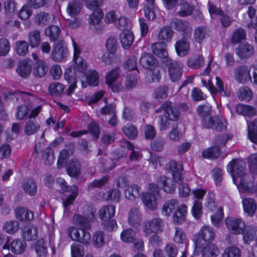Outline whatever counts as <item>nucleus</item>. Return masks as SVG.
<instances>
[{"instance_id": "nucleus-1", "label": "nucleus", "mask_w": 257, "mask_h": 257, "mask_svg": "<svg viewBox=\"0 0 257 257\" xmlns=\"http://www.w3.org/2000/svg\"><path fill=\"white\" fill-rule=\"evenodd\" d=\"M227 170L231 174L234 183L240 191L254 192L248 182L251 176L246 173L245 164L243 161L237 159H233L227 166Z\"/></svg>"}, {"instance_id": "nucleus-2", "label": "nucleus", "mask_w": 257, "mask_h": 257, "mask_svg": "<svg viewBox=\"0 0 257 257\" xmlns=\"http://www.w3.org/2000/svg\"><path fill=\"white\" fill-rule=\"evenodd\" d=\"M163 112V114L158 116V125L161 131L169 129L172 124L179 120L180 112L179 108L170 101L163 103L159 108L156 110L157 113Z\"/></svg>"}, {"instance_id": "nucleus-3", "label": "nucleus", "mask_w": 257, "mask_h": 257, "mask_svg": "<svg viewBox=\"0 0 257 257\" xmlns=\"http://www.w3.org/2000/svg\"><path fill=\"white\" fill-rule=\"evenodd\" d=\"M57 183L61 187L63 192L62 196L63 205L65 208L72 204L78 195V188L76 185L67 186L66 182L63 179L59 178L57 180Z\"/></svg>"}, {"instance_id": "nucleus-4", "label": "nucleus", "mask_w": 257, "mask_h": 257, "mask_svg": "<svg viewBox=\"0 0 257 257\" xmlns=\"http://www.w3.org/2000/svg\"><path fill=\"white\" fill-rule=\"evenodd\" d=\"M164 222L158 217L144 221L142 224L141 229L143 234L148 237L152 233H159L163 231Z\"/></svg>"}, {"instance_id": "nucleus-5", "label": "nucleus", "mask_w": 257, "mask_h": 257, "mask_svg": "<svg viewBox=\"0 0 257 257\" xmlns=\"http://www.w3.org/2000/svg\"><path fill=\"white\" fill-rule=\"evenodd\" d=\"M215 236L213 229L209 226L204 225L201 227L195 239L196 248H200L205 246L207 242L214 240Z\"/></svg>"}, {"instance_id": "nucleus-6", "label": "nucleus", "mask_w": 257, "mask_h": 257, "mask_svg": "<svg viewBox=\"0 0 257 257\" xmlns=\"http://www.w3.org/2000/svg\"><path fill=\"white\" fill-rule=\"evenodd\" d=\"M164 62L168 68L170 80L173 82L178 81L183 75V64L171 58L167 59Z\"/></svg>"}, {"instance_id": "nucleus-7", "label": "nucleus", "mask_w": 257, "mask_h": 257, "mask_svg": "<svg viewBox=\"0 0 257 257\" xmlns=\"http://www.w3.org/2000/svg\"><path fill=\"white\" fill-rule=\"evenodd\" d=\"M33 155L36 158L38 153H42V158L46 165H50L54 160V156L51 149L45 141L36 144Z\"/></svg>"}, {"instance_id": "nucleus-8", "label": "nucleus", "mask_w": 257, "mask_h": 257, "mask_svg": "<svg viewBox=\"0 0 257 257\" xmlns=\"http://www.w3.org/2000/svg\"><path fill=\"white\" fill-rule=\"evenodd\" d=\"M69 52L64 42L58 41L52 47L50 58L56 62H60L65 60L68 57Z\"/></svg>"}, {"instance_id": "nucleus-9", "label": "nucleus", "mask_w": 257, "mask_h": 257, "mask_svg": "<svg viewBox=\"0 0 257 257\" xmlns=\"http://www.w3.org/2000/svg\"><path fill=\"white\" fill-rule=\"evenodd\" d=\"M88 209L89 213H87V217L79 214L75 215L74 216V223L77 226H79L80 229H89L91 227L90 221L94 218L96 209L92 207H89Z\"/></svg>"}, {"instance_id": "nucleus-10", "label": "nucleus", "mask_w": 257, "mask_h": 257, "mask_svg": "<svg viewBox=\"0 0 257 257\" xmlns=\"http://www.w3.org/2000/svg\"><path fill=\"white\" fill-rule=\"evenodd\" d=\"M227 228L232 234H240L245 227V222L241 218L227 217L225 220Z\"/></svg>"}, {"instance_id": "nucleus-11", "label": "nucleus", "mask_w": 257, "mask_h": 257, "mask_svg": "<svg viewBox=\"0 0 257 257\" xmlns=\"http://www.w3.org/2000/svg\"><path fill=\"white\" fill-rule=\"evenodd\" d=\"M234 77L237 82L242 84L251 81L250 70L245 65L239 66L234 69Z\"/></svg>"}, {"instance_id": "nucleus-12", "label": "nucleus", "mask_w": 257, "mask_h": 257, "mask_svg": "<svg viewBox=\"0 0 257 257\" xmlns=\"http://www.w3.org/2000/svg\"><path fill=\"white\" fill-rule=\"evenodd\" d=\"M130 8H136L139 4V0H126ZM148 6L144 9L145 17L149 20H154L155 14L154 11L153 5L154 0H146Z\"/></svg>"}, {"instance_id": "nucleus-13", "label": "nucleus", "mask_w": 257, "mask_h": 257, "mask_svg": "<svg viewBox=\"0 0 257 257\" xmlns=\"http://www.w3.org/2000/svg\"><path fill=\"white\" fill-rule=\"evenodd\" d=\"M168 170L172 173L173 179L177 181H181L183 179L182 171L183 165L180 162L171 161L168 164Z\"/></svg>"}, {"instance_id": "nucleus-14", "label": "nucleus", "mask_w": 257, "mask_h": 257, "mask_svg": "<svg viewBox=\"0 0 257 257\" xmlns=\"http://www.w3.org/2000/svg\"><path fill=\"white\" fill-rule=\"evenodd\" d=\"M157 183L159 185L160 188L166 193H172L175 191L176 184L171 178L167 177L165 176H161L158 178Z\"/></svg>"}, {"instance_id": "nucleus-15", "label": "nucleus", "mask_w": 257, "mask_h": 257, "mask_svg": "<svg viewBox=\"0 0 257 257\" xmlns=\"http://www.w3.org/2000/svg\"><path fill=\"white\" fill-rule=\"evenodd\" d=\"M73 47L74 50V60L76 65L77 70L81 72H84L87 67V65L84 60L80 56V50L76 42L72 39Z\"/></svg>"}, {"instance_id": "nucleus-16", "label": "nucleus", "mask_w": 257, "mask_h": 257, "mask_svg": "<svg viewBox=\"0 0 257 257\" xmlns=\"http://www.w3.org/2000/svg\"><path fill=\"white\" fill-rule=\"evenodd\" d=\"M216 86L215 88L213 85L211 80H208L209 90L212 94H217V93H223L224 95L227 97L230 95V92L227 88L224 89L223 82L222 80L218 77H216Z\"/></svg>"}, {"instance_id": "nucleus-17", "label": "nucleus", "mask_w": 257, "mask_h": 257, "mask_svg": "<svg viewBox=\"0 0 257 257\" xmlns=\"http://www.w3.org/2000/svg\"><path fill=\"white\" fill-rule=\"evenodd\" d=\"M26 247V243L24 241L20 239L14 240L9 244L4 245L3 248L11 249V250L15 254H21L24 252Z\"/></svg>"}, {"instance_id": "nucleus-18", "label": "nucleus", "mask_w": 257, "mask_h": 257, "mask_svg": "<svg viewBox=\"0 0 257 257\" xmlns=\"http://www.w3.org/2000/svg\"><path fill=\"white\" fill-rule=\"evenodd\" d=\"M235 53L241 59H247L254 54V49L247 43L241 44L236 48Z\"/></svg>"}, {"instance_id": "nucleus-19", "label": "nucleus", "mask_w": 257, "mask_h": 257, "mask_svg": "<svg viewBox=\"0 0 257 257\" xmlns=\"http://www.w3.org/2000/svg\"><path fill=\"white\" fill-rule=\"evenodd\" d=\"M175 49L180 57H184L188 54L190 50V42L186 38H183L176 42Z\"/></svg>"}, {"instance_id": "nucleus-20", "label": "nucleus", "mask_w": 257, "mask_h": 257, "mask_svg": "<svg viewBox=\"0 0 257 257\" xmlns=\"http://www.w3.org/2000/svg\"><path fill=\"white\" fill-rule=\"evenodd\" d=\"M151 49L154 54L158 57L165 59V60L168 59V52L167 50V45L163 42H159L152 45Z\"/></svg>"}, {"instance_id": "nucleus-21", "label": "nucleus", "mask_w": 257, "mask_h": 257, "mask_svg": "<svg viewBox=\"0 0 257 257\" xmlns=\"http://www.w3.org/2000/svg\"><path fill=\"white\" fill-rule=\"evenodd\" d=\"M158 197L151 193H145L143 194L142 200L144 205L148 209L154 210L158 206L157 201Z\"/></svg>"}, {"instance_id": "nucleus-22", "label": "nucleus", "mask_w": 257, "mask_h": 257, "mask_svg": "<svg viewBox=\"0 0 257 257\" xmlns=\"http://www.w3.org/2000/svg\"><path fill=\"white\" fill-rule=\"evenodd\" d=\"M40 128V124L37 118L28 119L25 124L24 132L31 136L37 133Z\"/></svg>"}, {"instance_id": "nucleus-23", "label": "nucleus", "mask_w": 257, "mask_h": 257, "mask_svg": "<svg viewBox=\"0 0 257 257\" xmlns=\"http://www.w3.org/2000/svg\"><path fill=\"white\" fill-rule=\"evenodd\" d=\"M15 214L16 218L22 221H30L33 219V212L28 209L19 207L15 209Z\"/></svg>"}, {"instance_id": "nucleus-24", "label": "nucleus", "mask_w": 257, "mask_h": 257, "mask_svg": "<svg viewBox=\"0 0 257 257\" xmlns=\"http://www.w3.org/2000/svg\"><path fill=\"white\" fill-rule=\"evenodd\" d=\"M48 68L45 62L38 60L35 62L33 68V74L37 77L41 78L45 75Z\"/></svg>"}, {"instance_id": "nucleus-25", "label": "nucleus", "mask_w": 257, "mask_h": 257, "mask_svg": "<svg viewBox=\"0 0 257 257\" xmlns=\"http://www.w3.org/2000/svg\"><path fill=\"white\" fill-rule=\"evenodd\" d=\"M241 234L244 242L246 243L254 240H257V227L247 226L244 228Z\"/></svg>"}, {"instance_id": "nucleus-26", "label": "nucleus", "mask_w": 257, "mask_h": 257, "mask_svg": "<svg viewBox=\"0 0 257 257\" xmlns=\"http://www.w3.org/2000/svg\"><path fill=\"white\" fill-rule=\"evenodd\" d=\"M171 26L178 31L189 32L191 31L190 25L187 21L174 18L171 22Z\"/></svg>"}, {"instance_id": "nucleus-27", "label": "nucleus", "mask_w": 257, "mask_h": 257, "mask_svg": "<svg viewBox=\"0 0 257 257\" xmlns=\"http://www.w3.org/2000/svg\"><path fill=\"white\" fill-rule=\"evenodd\" d=\"M120 145L122 148L132 151L129 157L131 161H138L142 158L141 154L138 151H135L134 146L128 141L122 140L120 141Z\"/></svg>"}, {"instance_id": "nucleus-28", "label": "nucleus", "mask_w": 257, "mask_h": 257, "mask_svg": "<svg viewBox=\"0 0 257 257\" xmlns=\"http://www.w3.org/2000/svg\"><path fill=\"white\" fill-rule=\"evenodd\" d=\"M187 64L191 68L199 69L204 65V58L200 54H194L189 58Z\"/></svg>"}, {"instance_id": "nucleus-29", "label": "nucleus", "mask_w": 257, "mask_h": 257, "mask_svg": "<svg viewBox=\"0 0 257 257\" xmlns=\"http://www.w3.org/2000/svg\"><path fill=\"white\" fill-rule=\"evenodd\" d=\"M115 214V207L113 205H106L102 207L99 211V218L103 221H107Z\"/></svg>"}, {"instance_id": "nucleus-30", "label": "nucleus", "mask_w": 257, "mask_h": 257, "mask_svg": "<svg viewBox=\"0 0 257 257\" xmlns=\"http://www.w3.org/2000/svg\"><path fill=\"white\" fill-rule=\"evenodd\" d=\"M201 247L203 257H216L219 251L218 247L213 243H208Z\"/></svg>"}, {"instance_id": "nucleus-31", "label": "nucleus", "mask_w": 257, "mask_h": 257, "mask_svg": "<svg viewBox=\"0 0 257 257\" xmlns=\"http://www.w3.org/2000/svg\"><path fill=\"white\" fill-rule=\"evenodd\" d=\"M120 40L123 48L127 49L132 45L134 42V35L130 30L122 32L120 35Z\"/></svg>"}, {"instance_id": "nucleus-32", "label": "nucleus", "mask_w": 257, "mask_h": 257, "mask_svg": "<svg viewBox=\"0 0 257 257\" xmlns=\"http://www.w3.org/2000/svg\"><path fill=\"white\" fill-rule=\"evenodd\" d=\"M244 211L250 216H252L256 211V205L254 199L251 198H245L242 199Z\"/></svg>"}, {"instance_id": "nucleus-33", "label": "nucleus", "mask_w": 257, "mask_h": 257, "mask_svg": "<svg viewBox=\"0 0 257 257\" xmlns=\"http://www.w3.org/2000/svg\"><path fill=\"white\" fill-rule=\"evenodd\" d=\"M38 228L34 225H31L25 227L23 237L28 241L35 240L38 236Z\"/></svg>"}, {"instance_id": "nucleus-34", "label": "nucleus", "mask_w": 257, "mask_h": 257, "mask_svg": "<svg viewBox=\"0 0 257 257\" xmlns=\"http://www.w3.org/2000/svg\"><path fill=\"white\" fill-rule=\"evenodd\" d=\"M140 62L144 68L151 69L155 65L156 59L151 54L145 53L142 55Z\"/></svg>"}, {"instance_id": "nucleus-35", "label": "nucleus", "mask_w": 257, "mask_h": 257, "mask_svg": "<svg viewBox=\"0 0 257 257\" xmlns=\"http://www.w3.org/2000/svg\"><path fill=\"white\" fill-rule=\"evenodd\" d=\"M31 68L32 64L24 60L20 62L17 72L21 77L26 78L31 74Z\"/></svg>"}, {"instance_id": "nucleus-36", "label": "nucleus", "mask_w": 257, "mask_h": 257, "mask_svg": "<svg viewBox=\"0 0 257 257\" xmlns=\"http://www.w3.org/2000/svg\"><path fill=\"white\" fill-rule=\"evenodd\" d=\"M68 174L72 177L77 176L80 170V164L76 159L70 161L67 166Z\"/></svg>"}, {"instance_id": "nucleus-37", "label": "nucleus", "mask_w": 257, "mask_h": 257, "mask_svg": "<svg viewBox=\"0 0 257 257\" xmlns=\"http://www.w3.org/2000/svg\"><path fill=\"white\" fill-rule=\"evenodd\" d=\"M202 154L204 158L215 159L220 156L221 150L218 147L214 146L204 150L202 152Z\"/></svg>"}, {"instance_id": "nucleus-38", "label": "nucleus", "mask_w": 257, "mask_h": 257, "mask_svg": "<svg viewBox=\"0 0 257 257\" xmlns=\"http://www.w3.org/2000/svg\"><path fill=\"white\" fill-rule=\"evenodd\" d=\"M138 84V76L135 74H127L124 78V87L126 90H130L135 88Z\"/></svg>"}, {"instance_id": "nucleus-39", "label": "nucleus", "mask_w": 257, "mask_h": 257, "mask_svg": "<svg viewBox=\"0 0 257 257\" xmlns=\"http://www.w3.org/2000/svg\"><path fill=\"white\" fill-rule=\"evenodd\" d=\"M248 137L253 143L257 144V119L247 123Z\"/></svg>"}, {"instance_id": "nucleus-40", "label": "nucleus", "mask_w": 257, "mask_h": 257, "mask_svg": "<svg viewBox=\"0 0 257 257\" xmlns=\"http://www.w3.org/2000/svg\"><path fill=\"white\" fill-rule=\"evenodd\" d=\"M210 31L208 29L204 26L197 27L194 31V38L196 41L201 43L205 39L209 37Z\"/></svg>"}, {"instance_id": "nucleus-41", "label": "nucleus", "mask_w": 257, "mask_h": 257, "mask_svg": "<svg viewBox=\"0 0 257 257\" xmlns=\"http://www.w3.org/2000/svg\"><path fill=\"white\" fill-rule=\"evenodd\" d=\"M140 188L137 185H131L127 187L124 190V196L126 198L134 200L140 195Z\"/></svg>"}, {"instance_id": "nucleus-42", "label": "nucleus", "mask_w": 257, "mask_h": 257, "mask_svg": "<svg viewBox=\"0 0 257 257\" xmlns=\"http://www.w3.org/2000/svg\"><path fill=\"white\" fill-rule=\"evenodd\" d=\"M179 203L176 199H171L166 201L163 207V213L168 216L178 207Z\"/></svg>"}, {"instance_id": "nucleus-43", "label": "nucleus", "mask_w": 257, "mask_h": 257, "mask_svg": "<svg viewBox=\"0 0 257 257\" xmlns=\"http://www.w3.org/2000/svg\"><path fill=\"white\" fill-rule=\"evenodd\" d=\"M235 110L237 113L242 115L251 116L255 114L254 107L247 105L239 104L236 106Z\"/></svg>"}, {"instance_id": "nucleus-44", "label": "nucleus", "mask_w": 257, "mask_h": 257, "mask_svg": "<svg viewBox=\"0 0 257 257\" xmlns=\"http://www.w3.org/2000/svg\"><path fill=\"white\" fill-rule=\"evenodd\" d=\"M28 41L32 48H37L41 42L40 31L35 30L30 32L28 36Z\"/></svg>"}, {"instance_id": "nucleus-45", "label": "nucleus", "mask_w": 257, "mask_h": 257, "mask_svg": "<svg viewBox=\"0 0 257 257\" xmlns=\"http://www.w3.org/2000/svg\"><path fill=\"white\" fill-rule=\"evenodd\" d=\"M142 214L137 208H132L128 212V221L130 224L135 225L140 222Z\"/></svg>"}, {"instance_id": "nucleus-46", "label": "nucleus", "mask_w": 257, "mask_h": 257, "mask_svg": "<svg viewBox=\"0 0 257 257\" xmlns=\"http://www.w3.org/2000/svg\"><path fill=\"white\" fill-rule=\"evenodd\" d=\"M60 32V29L55 25L49 26L45 30L46 35L49 38L52 42H55L58 39Z\"/></svg>"}, {"instance_id": "nucleus-47", "label": "nucleus", "mask_w": 257, "mask_h": 257, "mask_svg": "<svg viewBox=\"0 0 257 257\" xmlns=\"http://www.w3.org/2000/svg\"><path fill=\"white\" fill-rule=\"evenodd\" d=\"M65 86L58 82H52L50 84L49 91L52 96H59L64 92Z\"/></svg>"}, {"instance_id": "nucleus-48", "label": "nucleus", "mask_w": 257, "mask_h": 257, "mask_svg": "<svg viewBox=\"0 0 257 257\" xmlns=\"http://www.w3.org/2000/svg\"><path fill=\"white\" fill-rule=\"evenodd\" d=\"M82 9V4L78 1H71L68 3L67 12L70 16L77 15Z\"/></svg>"}, {"instance_id": "nucleus-49", "label": "nucleus", "mask_w": 257, "mask_h": 257, "mask_svg": "<svg viewBox=\"0 0 257 257\" xmlns=\"http://www.w3.org/2000/svg\"><path fill=\"white\" fill-rule=\"evenodd\" d=\"M19 229V223L16 220L7 221L4 224L3 229L9 234H13Z\"/></svg>"}, {"instance_id": "nucleus-50", "label": "nucleus", "mask_w": 257, "mask_h": 257, "mask_svg": "<svg viewBox=\"0 0 257 257\" xmlns=\"http://www.w3.org/2000/svg\"><path fill=\"white\" fill-rule=\"evenodd\" d=\"M23 188L25 192L30 196H34L37 191V185L32 179H28L24 182Z\"/></svg>"}, {"instance_id": "nucleus-51", "label": "nucleus", "mask_w": 257, "mask_h": 257, "mask_svg": "<svg viewBox=\"0 0 257 257\" xmlns=\"http://www.w3.org/2000/svg\"><path fill=\"white\" fill-rule=\"evenodd\" d=\"M187 212V206L182 204L177 208V210L174 215V221L177 223H180L184 220L185 216Z\"/></svg>"}, {"instance_id": "nucleus-52", "label": "nucleus", "mask_w": 257, "mask_h": 257, "mask_svg": "<svg viewBox=\"0 0 257 257\" xmlns=\"http://www.w3.org/2000/svg\"><path fill=\"white\" fill-rule=\"evenodd\" d=\"M35 21L39 25L43 26L50 23L51 18L48 13L42 12L36 16Z\"/></svg>"}, {"instance_id": "nucleus-53", "label": "nucleus", "mask_w": 257, "mask_h": 257, "mask_svg": "<svg viewBox=\"0 0 257 257\" xmlns=\"http://www.w3.org/2000/svg\"><path fill=\"white\" fill-rule=\"evenodd\" d=\"M87 83L90 86H95L98 83L99 75L95 70H90L86 74Z\"/></svg>"}, {"instance_id": "nucleus-54", "label": "nucleus", "mask_w": 257, "mask_h": 257, "mask_svg": "<svg viewBox=\"0 0 257 257\" xmlns=\"http://www.w3.org/2000/svg\"><path fill=\"white\" fill-rule=\"evenodd\" d=\"M35 251L38 257H45L47 254V248L43 239H39L35 245Z\"/></svg>"}, {"instance_id": "nucleus-55", "label": "nucleus", "mask_w": 257, "mask_h": 257, "mask_svg": "<svg viewBox=\"0 0 257 257\" xmlns=\"http://www.w3.org/2000/svg\"><path fill=\"white\" fill-rule=\"evenodd\" d=\"M118 29L122 32L130 30L132 27V24L127 22L125 17H120L119 18L114 25Z\"/></svg>"}, {"instance_id": "nucleus-56", "label": "nucleus", "mask_w": 257, "mask_h": 257, "mask_svg": "<svg viewBox=\"0 0 257 257\" xmlns=\"http://www.w3.org/2000/svg\"><path fill=\"white\" fill-rule=\"evenodd\" d=\"M193 11V7L188 3L181 4L180 10L177 12L180 17H186L190 15Z\"/></svg>"}, {"instance_id": "nucleus-57", "label": "nucleus", "mask_w": 257, "mask_h": 257, "mask_svg": "<svg viewBox=\"0 0 257 257\" xmlns=\"http://www.w3.org/2000/svg\"><path fill=\"white\" fill-rule=\"evenodd\" d=\"M173 31L170 27L166 26L162 28L159 32L158 38L160 40L170 41L173 36Z\"/></svg>"}, {"instance_id": "nucleus-58", "label": "nucleus", "mask_w": 257, "mask_h": 257, "mask_svg": "<svg viewBox=\"0 0 257 257\" xmlns=\"http://www.w3.org/2000/svg\"><path fill=\"white\" fill-rule=\"evenodd\" d=\"M93 12L89 16V23L90 24H97L103 17V14L100 9H93Z\"/></svg>"}, {"instance_id": "nucleus-59", "label": "nucleus", "mask_w": 257, "mask_h": 257, "mask_svg": "<svg viewBox=\"0 0 257 257\" xmlns=\"http://www.w3.org/2000/svg\"><path fill=\"white\" fill-rule=\"evenodd\" d=\"M223 215V210L220 207L216 213L211 216V222L214 226L219 227L222 225Z\"/></svg>"}, {"instance_id": "nucleus-60", "label": "nucleus", "mask_w": 257, "mask_h": 257, "mask_svg": "<svg viewBox=\"0 0 257 257\" xmlns=\"http://www.w3.org/2000/svg\"><path fill=\"white\" fill-rule=\"evenodd\" d=\"M197 113L202 118L209 116L212 110L211 106L208 103L200 105L197 107Z\"/></svg>"}, {"instance_id": "nucleus-61", "label": "nucleus", "mask_w": 257, "mask_h": 257, "mask_svg": "<svg viewBox=\"0 0 257 257\" xmlns=\"http://www.w3.org/2000/svg\"><path fill=\"white\" fill-rule=\"evenodd\" d=\"M246 33L244 29H238L233 34L231 37V43L236 44L240 41L245 39Z\"/></svg>"}, {"instance_id": "nucleus-62", "label": "nucleus", "mask_w": 257, "mask_h": 257, "mask_svg": "<svg viewBox=\"0 0 257 257\" xmlns=\"http://www.w3.org/2000/svg\"><path fill=\"white\" fill-rule=\"evenodd\" d=\"M72 257H83L84 251L83 247L78 243H73L71 246Z\"/></svg>"}, {"instance_id": "nucleus-63", "label": "nucleus", "mask_w": 257, "mask_h": 257, "mask_svg": "<svg viewBox=\"0 0 257 257\" xmlns=\"http://www.w3.org/2000/svg\"><path fill=\"white\" fill-rule=\"evenodd\" d=\"M222 257H240V251L237 247L229 246L224 250Z\"/></svg>"}, {"instance_id": "nucleus-64", "label": "nucleus", "mask_w": 257, "mask_h": 257, "mask_svg": "<svg viewBox=\"0 0 257 257\" xmlns=\"http://www.w3.org/2000/svg\"><path fill=\"white\" fill-rule=\"evenodd\" d=\"M248 164L250 172L257 174V153L252 154L248 157Z\"/></svg>"}]
</instances>
